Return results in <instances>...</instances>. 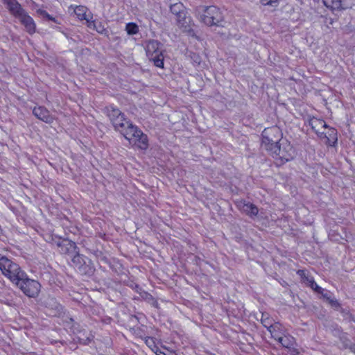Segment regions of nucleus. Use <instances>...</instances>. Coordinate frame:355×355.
I'll list each match as a JSON object with an SVG mask.
<instances>
[{
    "label": "nucleus",
    "mask_w": 355,
    "mask_h": 355,
    "mask_svg": "<svg viewBox=\"0 0 355 355\" xmlns=\"http://www.w3.org/2000/svg\"><path fill=\"white\" fill-rule=\"evenodd\" d=\"M125 31L128 35H135L139 31V28L134 23H128L125 26Z\"/></svg>",
    "instance_id": "obj_23"
},
{
    "label": "nucleus",
    "mask_w": 355,
    "mask_h": 355,
    "mask_svg": "<svg viewBox=\"0 0 355 355\" xmlns=\"http://www.w3.org/2000/svg\"><path fill=\"white\" fill-rule=\"evenodd\" d=\"M329 131L331 132V133H329L330 136H332L333 135H336V131L334 129H331V130H329Z\"/></svg>",
    "instance_id": "obj_34"
},
{
    "label": "nucleus",
    "mask_w": 355,
    "mask_h": 355,
    "mask_svg": "<svg viewBox=\"0 0 355 355\" xmlns=\"http://www.w3.org/2000/svg\"><path fill=\"white\" fill-rule=\"evenodd\" d=\"M21 24L25 27V30L27 33L32 35L35 33L36 24L33 19L27 13L26 11L22 12V14L17 17Z\"/></svg>",
    "instance_id": "obj_9"
},
{
    "label": "nucleus",
    "mask_w": 355,
    "mask_h": 355,
    "mask_svg": "<svg viewBox=\"0 0 355 355\" xmlns=\"http://www.w3.org/2000/svg\"><path fill=\"white\" fill-rule=\"evenodd\" d=\"M146 344H147L150 347H151L152 344L153 343V339H152V338H148V339L146 340Z\"/></svg>",
    "instance_id": "obj_32"
},
{
    "label": "nucleus",
    "mask_w": 355,
    "mask_h": 355,
    "mask_svg": "<svg viewBox=\"0 0 355 355\" xmlns=\"http://www.w3.org/2000/svg\"><path fill=\"white\" fill-rule=\"evenodd\" d=\"M311 288L318 293H322V288L320 287L315 282H312V286Z\"/></svg>",
    "instance_id": "obj_27"
},
{
    "label": "nucleus",
    "mask_w": 355,
    "mask_h": 355,
    "mask_svg": "<svg viewBox=\"0 0 355 355\" xmlns=\"http://www.w3.org/2000/svg\"><path fill=\"white\" fill-rule=\"evenodd\" d=\"M92 19V17H91L90 19L87 17L85 20L86 21L87 25L89 28H96V23H95V21L91 20Z\"/></svg>",
    "instance_id": "obj_26"
},
{
    "label": "nucleus",
    "mask_w": 355,
    "mask_h": 355,
    "mask_svg": "<svg viewBox=\"0 0 355 355\" xmlns=\"http://www.w3.org/2000/svg\"><path fill=\"white\" fill-rule=\"evenodd\" d=\"M261 2L263 5H269V6H276L277 3H278V0H261Z\"/></svg>",
    "instance_id": "obj_25"
},
{
    "label": "nucleus",
    "mask_w": 355,
    "mask_h": 355,
    "mask_svg": "<svg viewBox=\"0 0 355 355\" xmlns=\"http://www.w3.org/2000/svg\"><path fill=\"white\" fill-rule=\"evenodd\" d=\"M0 270L2 274L15 284L24 276L19 265L6 257H0Z\"/></svg>",
    "instance_id": "obj_3"
},
{
    "label": "nucleus",
    "mask_w": 355,
    "mask_h": 355,
    "mask_svg": "<svg viewBox=\"0 0 355 355\" xmlns=\"http://www.w3.org/2000/svg\"><path fill=\"white\" fill-rule=\"evenodd\" d=\"M161 44L157 40H150L146 44V53L148 56L153 55L157 53H162L160 50Z\"/></svg>",
    "instance_id": "obj_13"
},
{
    "label": "nucleus",
    "mask_w": 355,
    "mask_h": 355,
    "mask_svg": "<svg viewBox=\"0 0 355 355\" xmlns=\"http://www.w3.org/2000/svg\"><path fill=\"white\" fill-rule=\"evenodd\" d=\"M328 302L332 306L337 307L339 305L338 301L334 298H328Z\"/></svg>",
    "instance_id": "obj_28"
},
{
    "label": "nucleus",
    "mask_w": 355,
    "mask_h": 355,
    "mask_svg": "<svg viewBox=\"0 0 355 355\" xmlns=\"http://www.w3.org/2000/svg\"><path fill=\"white\" fill-rule=\"evenodd\" d=\"M202 22L207 26H218L223 17L220 10L214 6H200L196 10Z\"/></svg>",
    "instance_id": "obj_2"
},
{
    "label": "nucleus",
    "mask_w": 355,
    "mask_h": 355,
    "mask_svg": "<svg viewBox=\"0 0 355 355\" xmlns=\"http://www.w3.org/2000/svg\"><path fill=\"white\" fill-rule=\"evenodd\" d=\"M15 284L29 297H37L41 287L40 284L37 281L29 279L25 272L21 279H19V282H16Z\"/></svg>",
    "instance_id": "obj_5"
},
{
    "label": "nucleus",
    "mask_w": 355,
    "mask_h": 355,
    "mask_svg": "<svg viewBox=\"0 0 355 355\" xmlns=\"http://www.w3.org/2000/svg\"><path fill=\"white\" fill-rule=\"evenodd\" d=\"M270 153L281 160L288 162L294 157L295 150L287 141H282L278 146L274 147Z\"/></svg>",
    "instance_id": "obj_6"
},
{
    "label": "nucleus",
    "mask_w": 355,
    "mask_h": 355,
    "mask_svg": "<svg viewBox=\"0 0 355 355\" xmlns=\"http://www.w3.org/2000/svg\"><path fill=\"white\" fill-rule=\"evenodd\" d=\"M345 1V0H323L324 5L332 10L347 8L349 5Z\"/></svg>",
    "instance_id": "obj_12"
},
{
    "label": "nucleus",
    "mask_w": 355,
    "mask_h": 355,
    "mask_svg": "<svg viewBox=\"0 0 355 355\" xmlns=\"http://www.w3.org/2000/svg\"><path fill=\"white\" fill-rule=\"evenodd\" d=\"M306 281L307 282L308 285L311 287L312 286V282H315L312 277H305Z\"/></svg>",
    "instance_id": "obj_31"
},
{
    "label": "nucleus",
    "mask_w": 355,
    "mask_h": 355,
    "mask_svg": "<svg viewBox=\"0 0 355 355\" xmlns=\"http://www.w3.org/2000/svg\"><path fill=\"white\" fill-rule=\"evenodd\" d=\"M345 347L349 348L352 352L355 353V345H353L352 343L345 344Z\"/></svg>",
    "instance_id": "obj_30"
},
{
    "label": "nucleus",
    "mask_w": 355,
    "mask_h": 355,
    "mask_svg": "<svg viewBox=\"0 0 355 355\" xmlns=\"http://www.w3.org/2000/svg\"><path fill=\"white\" fill-rule=\"evenodd\" d=\"M2 2L7 6L10 12L16 18L26 11L17 0H2Z\"/></svg>",
    "instance_id": "obj_10"
},
{
    "label": "nucleus",
    "mask_w": 355,
    "mask_h": 355,
    "mask_svg": "<svg viewBox=\"0 0 355 355\" xmlns=\"http://www.w3.org/2000/svg\"><path fill=\"white\" fill-rule=\"evenodd\" d=\"M261 323L265 327L268 329L271 335L275 333V328H279L280 327L279 323L276 322L272 324V320L267 317L265 314H262Z\"/></svg>",
    "instance_id": "obj_16"
},
{
    "label": "nucleus",
    "mask_w": 355,
    "mask_h": 355,
    "mask_svg": "<svg viewBox=\"0 0 355 355\" xmlns=\"http://www.w3.org/2000/svg\"><path fill=\"white\" fill-rule=\"evenodd\" d=\"M272 336L275 340H277L284 347H286V348L291 347L294 344L295 339L292 336H282L280 334H276L275 332L272 335Z\"/></svg>",
    "instance_id": "obj_14"
},
{
    "label": "nucleus",
    "mask_w": 355,
    "mask_h": 355,
    "mask_svg": "<svg viewBox=\"0 0 355 355\" xmlns=\"http://www.w3.org/2000/svg\"><path fill=\"white\" fill-rule=\"evenodd\" d=\"M80 259V255L76 254V255H75V256L73 257V258L72 261H73V262H75V261H79V259Z\"/></svg>",
    "instance_id": "obj_33"
},
{
    "label": "nucleus",
    "mask_w": 355,
    "mask_h": 355,
    "mask_svg": "<svg viewBox=\"0 0 355 355\" xmlns=\"http://www.w3.org/2000/svg\"><path fill=\"white\" fill-rule=\"evenodd\" d=\"M177 24L184 31H189L190 19L186 16V12L177 15Z\"/></svg>",
    "instance_id": "obj_15"
},
{
    "label": "nucleus",
    "mask_w": 355,
    "mask_h": 355,
    "mask_svg": "<svg viewBox=\"0 0 355 355\" xmlns=\"http://www.w3.org/2000/svg\"><path fill=\"white\" fill-rule=\"evenodd\" d=\"M262 146L268 151H273L274 147L278 146L282 141V133L277 126L265 128L262 132Z\"/></svg>",
    "instance_id": "obj_4"
},
{
    "label": "nucleus",
    "mask_w": 355,
    "mask_h": 355,
    "mask_svg": "<svg viewBox=\"0 0 355 355\" xmlns=\"http://www.w3.org/2000/svg\"><path fill=\"white\" fill-rule=\"evenodd\" d=\"M93 29H95L97 32L101 33L105 31V28L101 26V23H98V24H96V28H94Z\"/></svg>",
    "instance_id": "obj_29"
},
{
    "label": "nucleus",
    "mask_w": 355,
    "mask_h": 355,
    "mask_svg": "<svg viewBox=\"0 0 355 355\" xmlns=\"http://www.w3.org/2000/svg\"><path fill=\"white\" fill-rule=\"evenodd\" d=\"M128 121L125 118L124 114H121L119 117L116 118L112 122V125L116 130L121 131L124 127H125V125H127Z\"/></svg>",
    "instance_id": "obj_18"
},
{
    "label": "nucleus",
    "mask_w": 355,
    "mask_h": 355,
    "mask_svg": "<svg viewBox=\"0 0 355 355\" xmlns=\"http://www.w3.org/2000/svg\"><path fill=\"white\" fill-rule=\"evenodd\" d=\"M149 59L152 60L154 64L160 68L164 67V57L162 53H157L153 55L149 56Z\"/></svg>",
    "instance_id": "obj_20"
},
{
    "label": "nucleus",
    "mask_w": 355,
    "mask_h": 355,
    "mask_svg": "<svg viewBox=\"0 0 355 355\" xmlns=\"http://www.w3.org/2000/svg\"><path fill=\"white\" fill-rule=\"evenodd\" d=\"M37 12L40 16L55 22V19L54 17H51V15H49L46 10L39 9L37 10Z\"/></svg>",
    "instance_id": "obj_24"
},
{
    "label": "nucleus",
    "mask_w": 355,
    "mask_h": 355,
    "mask_svg": "<svg viewBox=\"0 0 355 355\" xmlns=\"http://www.w3.org/2000/svg\"><path fill=\"white\" fill-rule=\"evenodd\" d=\"M298 274H300V275H302L304 274V272L303 270H299L298 272Z\"/></svg>",
    "instance_id": "obj_38"
},
{
    "label": "nucleus",
    "mask_w": 355,
    "mask_h": 355,
    "mask_svg": "<svg viewBox=\"0 0 355 355\" xmlns=\"http://www.w3.org/2000/svg\"><path fill=\"white\" fill-rule=\"evenodd\" d=\"M106 112L111 122H112L116 118L123 114V113L118 108H115L112 106L107 107Z\"/></svg>",
    "instance_id": "obj_19"
},
{
    "label": "nucleus",
    "mask_w": 355,
    "mask_h": 355,
    "mask_svg": "<svg viewBox=\"0 0 355 355\" xmlns=\"http://www.w3.org/2000/svg\"><path fill=\"white\" fill-rule=\"evenodd\" d=\"M171 12L176 16L183 13L184 11V5L179 2L172 4L170 7Z\"/></svg>",
    "instance_id": "obj_22"
},
{
    "label": "nucleus",
    "mask_w": 355,
    "mask_h": 355,
    "mask_svg": "<svg viewBox=\"0 0 355 355\" xmlns=\"http://www.w3.org/2000/svg\"><path fill=\"white\" fill-rule=\"evenodd\" d=\"M155 352L157 354H158V355H166L164 352H159V354H158V351L157 350H156Z\"/></svg>",
    "instance_id": "obj_36"
},
{
    "label": "nucleus",
    "mask_w": 355,
    "mask_h": 355,
    "mask_svg": "<svg viewBox=\"0 0 355 355\" xmlns=\"http://www.w3.org/2000/svg\"><path fill=\"white\" fill-rule=\"evenodd\" d=\"M87 8L83 6H76L74 8V12L77 17L80 20H85L87 18L86 15Z\"/></svg>",
    "instance_id": "obj_21"
},
{
    "label": "nucleus",
    "mask_w": 355,
    "mask_h": 355,
    "mask_svg": "<svg viewBox=\"0 0 355 355\" xmlns=\"http://www.w3.org/2000/svg\"><path fill=\"white\" fill-rule=\"evenodd\" d=\"M323 297H325L327 300H328V298H331L330 297L328 296L327 293L324 294Z\"/></svg>",
    "instance_id": "obj_37"
},
{
    "label": "nucleus",
    "mask_w": 355,
    "mask_h": 355,
    "mask_svg": "<svg viewBox=\"0 0 355 355\" xmlns=\"http://www.w3.org/2000/svg\"><path fill=\"white\" fill-rule=\"evenodd\" d=\"M120 132L129 141L130 144L136 146L141 149L147 148V136L130 121L128 122L125 127H124Z\"/></svg>",
    "instance_id": "obj_1"
},
{
    "label": "nucleus",
    "mask_w": 355,
    "mask_h": 355,
    "mask_svg": "<svg viewBox=\"0 0 355 355\" xmlns=\"http://www.w3.org/2000/svg\"><path fill=\"white\" fill-rule=\"evenodd\" d=\"M33 113L35 116L45 123H50L53 121V116L50 114L49 111L44 107H34Z\"/></svg>",
    "instance_id": "obj_11"
},
{
    "label": "nucleus",
    "mask_w": 355,
    "mask_h": 355,
    "mask_svg": "<svg viewBox=\"0 0 355 355\" xmlns=\"http://www.w3.org/2000/svg\"><path fill=\"white\" fill-rule=\"evenodd\" d=\"M54 245H55L60 252L62 254H77L76 243L68 239L62 238H56L52 239Z\"/></svg>",
    "instance_id": "obj_7"
},
{
    "label": "nucleus",
    "mask_w": 355,
    "mask_h": 355,
    "mask_svg": "<svg viewBox=\"0 0 355 355\" xmlns=\"http://www.w3.org/2000/svg\"><path fill=\"white\" fill-rule=\"evenodd\" d=\"M280 329H281V326H280L279 328H275V332L276 334H280V333L279 332V330H280Z\"/></svg>",
    "instance_id": "obj_35"
},
{
    "label": "nucleus",
    "mask_w": 355,
    "mask_h": 355,
    "mask_svg": "<svg viewBox=\"0 0 355 355\" xmlns=\"http://www.w3.org/2000/svg\"><path fill=\"white\" fill-rule=\"evenodd\" d=\"M309 124L311 128L320 137H327V133L323 131L327 128V125L324 121L315 117H312L309 121Z\"/></svg>",
    "instance_id": "obj_8"
},
{
    "label": "nucleus",
    "mask_w": 355,
    "mask_h": 355,
    "mask_svg": "<svg viewBox=\"0 0 355 355\" xmlns=\"http://www.w3.org/2000/svg\"><path fill=\"white\" fill-rule=\"evenodd\" d=\"M240 207L243 212L246 213L250 216H256L259 211L258 208L250 202H243L240 205Z\"/></svg>",
    "instance_id": "obj_17"
}]
</instances>
